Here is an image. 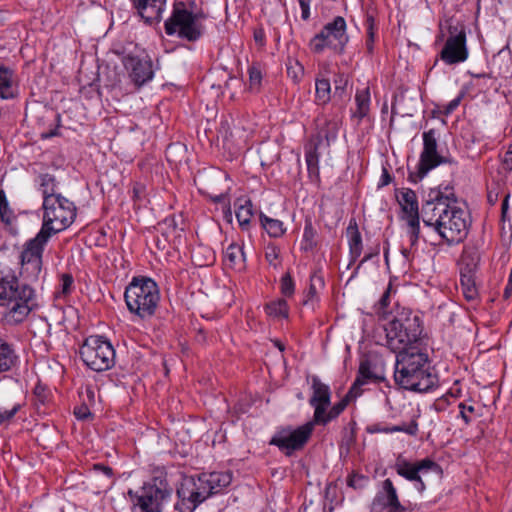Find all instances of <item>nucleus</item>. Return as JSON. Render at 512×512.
I'll return each instance as SVG.
<instances>
[{"instance_id": "1", "label": "nucleus", "mask_w": 512, "mask_h": 512, "mask_svg": "<svg viewBox=\"0 0 512 512\" xmlns=\"http://www.w3.org/2000/svg\"><path fill=\"white\" fill-rule=\"evenodd\" d=\"M456 203L454 188L447 185L430 189L421 208L423 223L432 227L449 246L463 242L470 226L469 214Z\"/></svg>"}, {"instance_id": "2", "label": "nucleus", "mask_w": 512, "mask_h": 512, "mask_svg": "<svg viewBox=\"0 0 512 512\" xmlns=\"http://www.w3.org/2000/svg\"><path fill=\"white\" fill-rule=\"evenodd\" d=\"M0 287V306L6 308L3 319L8 325L23 323L31 312L39 308L32 284L21 281L14 272L1 277Z\"/></svg>"}, {"instance_id": "3", "label": "nucleus", "mask_w": 512, "mask_h": 512, "mask_svg": "<svg viewBox=\"0 0 512 512\" xmlns=\"http://www.w3.org/2000/svg\"><path fill=\"white\" fill-rule=\"evenodd\" d=\"M231 482L232 473L228 471L185 476L177 487L179 501L175 508L179 512H193L210 496L221 493Z\"/></svg>"}, {"instance_id": "4", "label": "nucleus", "mask_w": 512, "mask_h": 512, "mask_svg": "<svg viewBox=\"0 0 512 512\" xmlns=\"http://www.w3.org/2000/svg\"><path fill=\"white\" fill-rule=\"evenodd\" d=\"M394 379L404 389L429 391L435 385V377L429 371L428 355L419 347L400 351L396 354Z\"/></svg>"}, {"instance_id": "5", "label": "nucleus", "mask_w": 512, "mask_h": 512, "mask_svg": "<svg viewBox=\"0 0 512 512\" xmlns=\"http://www.w3.org/2000/svg\"><path fill=\"white\" fill-rule=\"evenodd\" d=\"M386 346L394 353L418 347L417 343L423 332L420 317L410 311L397 313L384 325Z\"/></svg>"}, {"instance_id": "6", "label": "nucleus", "mask_w": 512, "mask_h": 512, "mask_svg": "<svg viewBox=\"0 0 512 512\" xmlns=\"http://www.w3.org/2000/svg\"><path fill=\"white\" fill-rule=\"evenodd\" d=\"M43 223L38 233L51 239L67 229L76 218L75 204L59 193L43 189Z\"/></svg>"}, {"instance_id": "7", "label": "nucleus", "mask_w": 512, "mask_h": 512, "mask_svg": "<svg viewBox=\"0 0 512 512\" xmlns=\"http://www.w3.org/2000/svg\"><path fill=\"white\" fill-rule=\"evenodd\" d=\"M125 302L128 310L142 319L155 314L160 302L158 284L148 277H133L125 289Z\"/></svg>"}, {"instance_id": "8", "label": "nucleus", "mask_w": 512, "mask_h": 512, "mask_svg": "<svg viewBox=\"0 0 512 512\" xmlns=\"http://www.w3.org/2000/svg\"><path fill=\"white\" fill-rule=\"evenodd\" d=\"M204 19V12L193 13L184 2H176L170 17L164 23V29L167 35L176 34L188 42H196L204 35L205 27L201 23Z\"/></svg>"}, {"instance_id": "9", "label": "nucleus", "mask_w": 512, "mask_h": 512, "mask_svg": "<svg viewBox=\"0 0 512 512\" xmlns=\"http://www.w3.org/2000/svg\"><path fill=\"white\" fill-rule=\"evenodd\" d=\"M49 238L37 233L35 237L27 240L19 254V276L21 281L31 284L37 283L43 272V253Z\"/></svg>"}, {"instance_id": "10", "label": "nucleus", "mask_w": 512, "mask_h": 512, "mask_svg": "<svg viewBox=\"0 0 512 512\" xmlns=\"http://www.w3.org/2000/svg\"><path fill=\"white\" fill-rule=\"evenodd\" d=\"M80 357L87 367L96 372L109 370L115 363V350L103 336L87 337L80 348Z\"/></svg>"}, {"instance_id": "11", "label": "nucleus", "mask_w": 512, "mask_h": 512, "mask_svg": "<svg viewBox=\"0 0 512 512\" xmlns=\"http://www.w3.org/2000/svg\"><path fill=\"white\" fill-rule=\"evenodd\" d=\"M346 29L345 19L342 16H336L310 40V49L319 54L329 48L337 54H342L349 40Z\"/></svg>"}, {"instance_id": "12", "label": "nucleus", "mask_w": 512, "mask_h": 512, "mask_svg": "<svg viewBox=\"0 0 512 512\" xmlns=\"http://www.w3.org/2000/svg\"><path fill=\"white\" fill-rule=\"evenodd\" d=\"M423 149L416 172H410L408 180L417 183L423 179L427 173L441 164H454L455 161L451 157L442 156L438 153V133L435 129L424 131L422 134Z\"/></svg>"}, {"instance_id": "13", "label": "nucleus", "mask_w": 512, "mask_h": 512, "mask_svg": "<svg viewBox=\"0 0 512 512\" xmlns=\"http://www.w3.org/2000/svg\"><path fill=\"white\" fill-rule=\"evenodd\" d=\"M313 422L299 426L296 429L284 428L276 432L269 444L278 447L286 456H291L295 451L301 450L311 437Z\"/></svg>"}, {"instance_id": "14", "label": "nucleus", "mask_w": 512, "mask_h": 512, "mask_svg": "<svg viewBox=\"0 0 512 512\" xmlns=\"http://www.w3.org/2000/svg\"><path fill=\"white\" fill-rule=\"evenodd\" d=\"M449 35L440 52L441 60L447 65L462 63L467 60L469 51L466 44V30L463 25H450Z\"/></svg>"}, {"instance_id": "15", "label": "nucleus", "mask_w": 512, "mask_h": 512, "mask_svg": "<svg viewBox=\"0 0 512 512\" xmlns=\"http://www.w3.org/2000/svg\"><path fill=\"white\" fill-rule=\"evenodd\" d=\"M403 212V219L407 222L411 245H414L420 236V214L416 193L409 188H403L396 195Z\"/></svg>"}, {"instance_id": "16", "label": "nucleus", "mask_w": 512, "mask_h": 512, "mask_svg": "<svg viewBox=\"0 0 512 512\" xmlns=\"http://www.w3.org/2000/svg\"><path fill=\"white\" fill-rule=\"evenodd\" d=\"M460 284L466 300L473 301L478 296L475 283V271L478 265V255L474 251H464L460 258Z\"/></svg>"}, {"instance_id": "17", "label": "nucleus", "mask_w": 512, "mask_h": 512, "mask_svg": "<svg viewBox=\"0 0 512 512\" xmlns=\"http://www.w3.org/2000/svg\"><path fill=\"white\" fill-rule=\"evenodd\" d=\"M156 481L157 478H154L152 483H144L140 491H128L133 503V512H160V488Z\"/></svg>"}, {"instance_id": "18", "label": "nucleus", "mask_w": 512, "mask_h": 512, "mask_svg": "<svg viewBox=\"0 0 512 512\" xmlns=\"http://www.w3.org/2000/svg\"><path fill=\"white\" fill-rule=\"evenodd\" d=\"M400 503L398 493L390 479H385L382 489L378 491L370 505V512H406Z\"/></svg>"}, {"instance_id": "19", "label": "nucleus", "mask_w": 512, "mask_h": 512, "mask_svg": "<svg viewBox=\"0 0 512 512\" xmlns=\"http://www.w3.org/2000/svg\"><path fill=\"white\" fill-rule=\"evenodd\" d=\"M383 362L377 358H364L361 360L358 375L350 388V394L356 392L361 393V386L367 382L384 381Z\"/></svg>"}, {"instance_id": "20", "label": "nucleus", "mask_w": 512, "mask_h": 512, "mask_svg": "<svg viewBox=\"0 0 512 512\" xmlns=\"http://www.w3.org/2000/svg\"><path fill=\"white\" fill-rule=\"evenodd\" d=\"M312 396L309 404L314 407L313 420H319L323 409L330 405L331 391L327 384H324L318 376L311 378Z\"/></svg>"}, {"instance_id": "21", "label": "nucleus", "mask_w": 512, "mask_h": 512, "mask_svg": "<svg viewBox=\"0 0 512 512\" xmlns=\"http://www.w3.org/2000/svg\"><path fill=\"white\" fill-rule=\"evenodd\" d=\"M125 69L130 78L138 85H142L152 78L153 72L149 62L135 56H126L123 59Z\"/></svg>"}, {"instance_id": "22", "label": "nucleus", "mask_w": 512, "mask_h": 512, "mask_svg": "<svg viewBox=\"0 0 512 512\" xmlns=\"http://www.w3.org/2000/svg\"><path fill=\"white\" fill-rule=\"evenodd\" d=\"M164 224V228H162V235L165 237L166 241H168L173 246H177L182 238V234L184 232V222L181 215H176L174 213L165 217L162 221Z\"/></svg>"}, {"instance_id": "23", "label": "nucleus", "mask_w": 512, "mask_h": 512, "mask_svg": "<svg viewBox=\"0 0 512 512\" xmlns=\"http://www.w3.org/2000/svg\"><path fill=\"white\" fill-rule=\"evenodd\" d=\"M18 95V82L13 69L0 64V98L10 100Z\"/></svg>"}, {"instance_id": "24", "label": "nucleus", "mask_w": 512, "mask_h": 512, "mask_svg": "<svg viewBox=\"0 0 512 512\" xmlns=\"http://www.w3.org/2000/svg\"><path fill=\"white\" fill-rule=\"evenodd\" d=\"M138 15L149 25L160 20V0H132Z\"/></svg>"}, {"instance_id": "25", "label": "nucleus", "mask_w": 512, "mask_h": 512, "mask_svg": "<svg viewBox=\"0 0 512 512\" xmlns=\"http://www.w3.org/2000/svg\"><path fill=\"white\" fill-rule=\"evenodd\" d=\"M350 264L354 263L363 250L362 236L355 219H351L347 227Z\"/></svg>"}, {"instance_id": "26", "label": "nucleus", "mask_w": 512, "mask_h": 512, "mask_svg": "<svg viewBox=\"0 0 512 512\" xmlns=\"http://www.w3.org/2000/svg\"><path fill=\"white\" fill-rule=\"evenodd\" d=\"M358 395H360V392L355 391L354 393L350 394L349 390L345 397L333 405L329 411H327V408H324L323 414L320 415V419L313 420V424L326 425L331 420L337 418L345 410L350 400L356 398Z\"/></svg>"}, {"instance_id": "27", "label": "nucleus", "mask_w": 512, "mask_h": 512, "mask_svg": "<svg viewBox=\"0 0 512 512\" xmlns=\"http://www.w3.org/2000/svg\"><path fill=\"white\" fill-rule=\"evenodd\" d=\"M17 361L18 356L13 345L0 336V374L9 372Z\"/></svg>"}, {"instance_id": "28", "label": "nucleus", "mask_w": 512, "mask_h": 512, "mask_svg": "<svg viewBox=\"0 0 512 512\" xmlns=\"http://www.w3.org/2000/svg\"><path fill=\"white\" fill-rule=\"evenodd\" d=\"M224 263L227 267L242 270L245 266V254L240 245L230 244L224 253Z\"/></svg>"}, {"instance_id": "29", "label": "nucleus", "mask_w": 512, "mask_h": 512, "mask_svg": "<svg viewBox=\"0 0 512 512\" xmlns=\"http://www.w3.org/2000/svg\"><path fill=\"white\" fill-rule=\"evenodd\" d=\"M236 208V218L242 229L248 228L253 216V205L249 199H237L234 204Z\"/></svg>"}, {"instance_id": "30", "label": "nucleus", "mask_w": 512, "mask_h": 512, "mask_svg": "<svg viewBox=\"0 0 512 512\" xmlns=\"http://www.w3.org/2000/svg\"><path fill=\"white\" fill-rule=\"evenodd\" d=\"M224 178L225 175H223L221 172L203 173L199 175V180L203 185L201 189L208 193L212 200L216 203L222 202L225 198V195L223 193L214 194V189L210 184L213 182L221 181Z\"/></svg>"}, {"instance_id": "31", "label": "nucleus", "mask_w": 512, "mask_h": 512, "mask_svg": "<svg viewBox=\"0 0 512 512\" xmlns=\"http://www.w3.org/2000/svg\"><path fill=\"white\" fill-rule=\"evenodd\" d=\"M324 280L320 275L313 274L310 277V285L302 301L303 306H309L311 309L315 308L318 302V288H323Z\"/></svg>"}, {"instance_id": "32", "label": "nucleus", "mask_w": 512, "mask_h": 512, "mask_svg": "<svg viewBox=\"0 0 512 512\" xmlns=\"http://www.w3.org/2000/svg\"><path fill=\"white\" fill-rule=\"evenodd\" d=\"M191 258L196 266L206 267L215 262L216 256L210 247L198 245L192 250Z\"/></svg>"}, {"instance_id": "33", "label": "nucleus", "mask_w": 512, "mask_h": 512, "mask_svg": "<svg viewBox=\"0 0 512 512\" xmlns=\"http://www.w3.org/2000/svg\"><path fill=\"white\" fill-rule=\"evenodd\" d=\"M397 474L408 481L413 482L420 475L415 463H412L402 456H398L394 465Z\"/></svg>"}, {"instance_id": "34", "label": "nucleus", "mask_w": 512, "mask_h": 512, "mask_svg": "<svg viewBox=\"0 0 512 512\" xmlns=\"http://www.w3.org/2000/svg\"><path fill=\"white\" fill-rule=\"evenodd\" d=\"M356 102V110L354 112V116L359 120H362L364 117L368 116L370 111V90L369 87H366L362 90H357L355 95Z\"/></svg>"}, {"instance_id": "35", "label": "nucleus", "mask_w": 512, "mask_h": 512, "mask_svg": "<svg viewBox=\"0 0 512 512\" xmlns=\"http://www.w3.org/2000/svg\"><path fill=\"white\" fill-rule=\"evenodd\" d=\"M370 432H382V433H394V432H404L411 436H416L418 433V423L416 419H412L408 424H401L391 427H380V425H374L368 429Z\"/></svg>"}, {"instance_id": "36", "label": "nucleus", "mask_w": 512, "mask_h": 512, "mask_svg": "<svg viewBox=\"0 0 512 512\" xmlns=\"http://www.w3.org/2000/svg\"><path fill=\"white\" fill-rule=\"evenodd\" d=\"M260 222L270 237H281L286 231L282 221L270 218L263 213L260 214Z\"/></svg>"}, {"instance_id": "37", "label": "nucleus", "mask_w": 512, "mask_h": 512, "mask_svg": "<svg viewBox=\"0 0 512 512\" xmlns=\"http://www.w3.org/2000/svg\"><path fill=\"white\" fill-rule=\"evenodd\" d=\"M316 103L318 105H325L331 99V84L328 79L316 78Z\"/></svg>"}, {"instance_id": "38", "label": "nucleus", "mask_w": 512, "mask_h": 512, "mask_svg": "<svg viewBox=\"0 0 512 512\" xmlns=\"http://www.w3.org/2000/svg\"><path fill=\"white\" fill-rule=\"evenodd\" d=\"M186 152V147L180 142L171 143L167 146L165 155L168 163L171 165H177L181 163Z\"/></svg>"}, {"instance_id": "39", "label": "nucleus", "mask_w": 512, "mask_h": 512, "mask_svg": "<svg viewBox=\"0 0 512 512\" xmlns=\"http://www.w3.org/2000/svg\"><path fill=\"white\" fill-rule=\"evenodd\" d=\"M268 315L273 317L287 318L289 315V307L284 299L272 301L265 306Z\"/></svg>"}, {"instance_id": "40", "label": "nucleus", "mask_w": 512, "mask_h": 512, "mask_svg": "<svg viewBox=\"0 0 512 512\" xmlns=\"http://www.w3.org/2000/svg\"><path fill=\"white\" fill-rule=\"evenodd\" d=\"M338 133V126L336 122H326L325 127L320 129L317 134V143L320 144L323 140H326L327 145L330 141L336 139Z\"/></svg>"}, {"instance_id": "41", "label": "nucleus", "mask_w": 512, "mask_h": 512, "mask_svg": "<svg viewBox=\"0 0 512 512\" xmlns=\"http://www.w3.org/2000/svg\"><path fill=\"white\" fill-rule=\"evenodd\" d=\"M316 230L314 229L311 220H306L303 231V246L304 250H311L316 246L315 242Z\"/></svg>"}, {"instance_id": "42", "label": "nucleus", "mask_w": 512, "mask_h": 512, "mask_svg": "<svg viewBox=\"0 0 512 512\" xmlns=\"http://www.w3.org/2000/svg\"><path fill=\"white\" fill-rule=\"evenodd\" d=\"M286 67L287 75L294 83H299L304 75V67L295 59H289Z\"/></svg>"}, {"instance_id": "43", "label": "nucleus", "mask_w": 512, "mask_h": 512, "mask_svg": "<svg viewBox=\"0 0 512 512\" xmlns=\"http://www.w3.org/2000/svg\"><path fill=\"white\" fill-rule=\"evenodd\" d=\"M249 87L253 91H259L262 81V71L258 64H253L248 69Z\"/></svg>"}, {"instance_id": "44", "label": "nucleus", "mask_w": 512, "mask_h": 512, "mask_svg": "<svg viewBox=\"0 0 512 512\" xmlns=\"http://www.w3.org/2000/svg\"><path fill=\"white\" fill-rule=\"evenodd\" d=\"M318 144H314L313 148L306 151L305 160L309 173H318L319 155L317 153Z\"/></svg>"}, {"instance_id": "45", "label": "nucleus", "mask_w": 512, "mask_h": 512, "mask_svg": "<svg viewBox=\"0 0 512 512\" xmlns=\"http://www.w3.org/2000/svg\"><path fill=\"white\" fill-rule=\"evenodd\" d=\"M368 482L367 476L358 473H352L347 478V485L354 489H363Z\"/></svg>"}, {"instance_id": "46", "label": "nucleus", "mask_w": 512, "mask_h": 512, "mask_svg": "<svg viewBox=\"0 0 512 512\" xmlns=\"http://www.w3.org/2000/svg\"><path fill=\"white\" fill-rule=\"evenodd\" d=\"M281 293L286 297H291L295 291V284L290 275V273H286L282 276L280 281Z\"/></svg>"}, {"instance_id": "47", "label": "nucleus", "mask_w": 512, "mask_h": 512, "mask_svg": "<svg viewBox=\"0 0 512 512\" xmlns=\"http://www.w3.org/2000/svg\"><path fill=\"white\" fill-rule=\"evenodd\" d=\"M279 254H280V250L275 245H270L266 249L265 258H266L267 262L274 268H277L280 264Z\"/></svg>"}, {"instance_id": "48", "label": "nucleus", "mask_w": 512, "mask_h": 512, "mask_svg": "<svg viewBox=\"0 0 512 512\" xmlns=\"http://www.w3.org/2000/svg\"><path fill=\"white\" fill-rule=\"evenodd\" d=\"M415 464L417 466L419 474L440 469L439 464H437L435 461L429 458L422 459L418 462H415Z\"/></svg>"}, {"instance_id": "49", "label": "nucleus", "mask_w": 512, "mask_h": 512, "mask_svg": "<svg viewBox=\"0 0 512 512\" xmlns=\"http://www.w3.org/2000/svg\"><path fill=\"white\" fill-rule=\"evenodd\" d=\"M460 416L466 425L470 424L473 420L472 414L475 413L474 406L466 405L465 403H459L458 405Z\"/></svg>"}, {"instance_id": "50", "label": "nucleus", "mask_w": 512, "mask_h": 512, "mask_svg": "<svg viewBox=\"0 0 512 512\" xmlns=\"http://www.w3.org/2000/svg\"><path fill=\"white\" fill-rule=\"evenodd\" d=\"M501 163L504 170L512 171V144L508 146L507 151L502 155Z\"/></svg>"}, {"instance_id": "51", "label": "nucleus", "mask_w": 512, "mask_h": 512, "mask_svg": "<svg viewBox=\"0 0 512 512\" xmlns=\"http://www.w3.org/2000/svg\"><path fill=\"white\" fill-rule=\"evenodd\" d=\"M18 410H19V405H15L10 410L0 411V425L5 423L6 421H9L11 418H13Z\"/></svg>"}, {"instance_id": "52", "label": "nucleus", "mask_w": 512, "mask_h": 512, "mask_svg": "<svg viewBox=\"0 0 512 512\" xmlns=\"http://www.w3.org/2000/svg\"><path fill=\"white\" fill-rule=\"evenodd\" d=\"M366 29H367V37L369 38H375V20L374 17L371 15H368L365 21Z\"/></svg>"}, {"instance_id": "53", "label": "nucleus", "mask_w": 512, "mask_h": 512, "mask_svg": "<svg viewBox=\"0 0 512 512\" xmlns=\"http://www.w3.org/2000/svg\"><path fill=\"white\" fill-rule=\"evenodd\" d=\"M301 8V17L303 20H308L310 17V3L312 0H298Z\"/></svg>"}, {"instance_id": "54", "label": "nucleus", "mask_w": 512, "mask_h": 512, "mask_svg": "<svg viewBox=\"0 0 512 512\" xmlns=\"http://www.w3.org/2000/svg\"><path fill=\"white\" fill-rule=\"evenodd\" d=\"M462 96H458L455 99L451 100L444 108V114L449 115L451 114L459 105L461 102Z\"/></svg>"}, {"instance_id": "55", "label": "nucleus", "mask_w": 512, "mask_h": 512, "mask_svg": "<svg viewBox=\"0 0 512 512\" xmlns=\"http://www.w3.org/2000/svg\"><path fill=\"white\" fill-rule=\"evenodd\" d=\"M42 183L41 185L44 187V189H47L49 192H54L53 191V186H54V177L49 175V174H45L42 176Z\"/></svg>"}, {"instance_id": "56", "label": "nucleus", "mask_w": 512, "mask_h": 512, "mask_svg": "<svg viewBox=\"0 0 512 512\" xmlns=\"http://www.w3.org/2000/svg\"><path fill=\"white\" fill-rule=\"evenodd\" d=\"M72 284H73L72 276H70L68 274H64L62 276V292L68 293L71 289Z\"/></svg>"}, {"instance_id": "57", "label": "nucleus", "mask_w": 512, "mask_h": 512, "mask_svg": "<svg viewBox=\"0 0 512 512\" xmlns=\"http://www.w3.org/2000/svg\"><path fill=\"white\" fill-rule=\"evenodd\" d=\"M75 416L77 419L84 420L87 417L90 416V412L86 406H81L74 411Z\"/></svg>"}, {"instance_id": "58", "label": "nucleus", "mask_w": 512, "mask_h": 512, "mask_svg": "<svg viewBox=\"0 0 512 512\" xmlns=\"http://www.w3.org/2000/svg\"><path fill=\"white\" fill-rule=\"evenodd\" d=\"M8 203L6 200V196L3 191L0 192V214L2 219H5V215L7 212Z\"/></svg>"}, {"instance_id": "59", "label": "nucleus", "mask_w": 512, "mask_h": 512, "mask_svg": "<svg viewBox=\"0 0 512 512\" xmlns=\"http://www.w3.org/2000/svg\"><path fill=\"white\" fill-rule=\"evenodd\" d=\"M254 40L260 46H263L265 43V33L262 29H257L254 31Z\"/></svg>"}, {"instance_id": "60", "label": "nucleus", "mask_w": 512, "mask_h": 512, "mask_svg": "<svg viewBox=\"0 0 512 512\" xmlns=\"http://www.w3.org/2000/svg\"><path fill=\"white\" fill-rule=\"evenodd\" d=\"M392 181V177L386 168H383L380 186H386Z\"/></svg>"}, {"instance_id": "61", "label": "nucleus", "mask_w": 512, "mask_h": 512, "mask_svg": "<svg viewBox=\"0 0 512 512\" xmlns=\"http://www.w3.org/2000/svg\"><path fill=\"white\" fill-rule=\"evenodd\" d=\"M389 298H390V286L386 289V291L383 293L379 300V304L382 308H385L389 304Z\"/></svg>"}, {"instance_id": "62", "label": "nucleus", "mask_w": 512, "mask_h": 512, "mask_svg": "<svg viewBox=\"0 0 512 512\" xmlns=\"http://www.w3.org/2000/svg\"><path fill=\"white\" fill-rule=\"evenodd\" d=\"M335 84V94L340 93V95L344 92V88L346 85V81L342 79V77H339V80H334Z\"/></svg>"}, {"instance_id": "63", "label": "nucleus", "mask_w": 512, "mask_h": 512, "mask_svg": "<svg viewBox=\"0 0 512 512\" xmlns=\"http://www.w3.org/2000/svg\"><path fill=\"white\" fill-rule=\"evenodd\" d=\"M379 254V249L376 250L375 253H368L366 254L363 259L359 262V264L357 265L356 269H355V273H357V271L360 269V267L367 261H369L370 259L373 258V256L375 255H378Z\"/></svg>"}, {"instance_id": "64", "label": "nucleus", "mask_w": 512, "mask_h": 512, "mask_svg": "<svg viewBox=\"0 0 512 512\" xmlns=\"http://www.w3.org/2000/svg\"><path fill=\"white\" fill-rule=\"evenodd\" d=\"M512 295V278L509 275L508 283L504 290V297L508 299Z\"/></svg>"}]
</instances>
